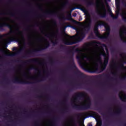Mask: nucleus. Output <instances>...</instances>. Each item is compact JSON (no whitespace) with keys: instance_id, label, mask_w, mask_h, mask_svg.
I'll return each instance as SVG.
<instances>
[{"instance_id":"nucleus-16","label":"nucleus","mask_w":126,"mask_h":126,"mask_svg":"<svg viewBox=\"0 0 126 126\" xmlns=\"http://www.w3.org/2000/svg\"><path fill=\"white\" fill-rule=\"evenodd\" d=\"M88 126H92V124L91 123H89L88 124Z\"/></svg>"},{"instance_id":"nucleus-1","label":"nucleus","mask_w":126,"mask_h":126,"mask_svg":"<svg viewBox=\"0 0 126 126\" xmlns=\"http://www.w3.org/2000/svg\"><path fill=\"white\" fill-rule=\"evenodd\" d=\"M106 53L104 48L100 47V43L93 41L90 47H84L82 49H76L77 53L76 59L83 69H89L91 72L100 73L107 67L109 62L108 49Z\"/></svg>"},{"instance_id":"nucleus-10","label":"nucleus","mask_w":126,"mask_h":126,"mask_svg":"<svg viewBox=\"0 0 126 126\" xmlns=\"http://www.w3.org/2000/svg\"><path fill=\"white\" fill-rule=\"evenodd\" d=\"M99 15L101 17H106V14H107V9L106 6L102 5V8L100 11L98 12Z\"/></svg>"},{"instance_id":"nucleus-15","label":"nucleus","mask_w":126,"mask_h":126,"mask_svg":"<svg viewBox=\"0 0 126 126\" xmlns=\"http://www.w3.org/2000/svg\"><path fill=\"white\" fill-rule=\"evenodd\" d=\"M77 101V97L74 96V97H73L72 102H73L74 104H75Z\"/></svg>"},{"instance_id":"nucleus-6","label":"nucleus","mask_w":126,"mask_h":126,"mask_svg":"<svg viewBox=\"0 0 126 126\" xmlns=\"http://www.w3.org/2000/svg\"><path fill=\"white\" fill-rule=\"evenodd\" d=\"M116 14L115 16V15H114V14L112 13L111 10H108L110 16L112 17L113 19H117V18L119 17V14H120V15H121L123 19H124L125 21H126V10L124 9L121 10V9L120 8V5H119L118 3H116Z\"/></svg>"},{"instance_id":"nucleus-8","label":"nucleus","mask_w":126,"mask_h":126,"mask_svg":"<svg viewBox=\"0 0 126 126\" xmlns=\"http://www.w3.org/2000/svg\"><path fill=\"white\" fill-rule=\"evenodd\" d=\"M119 34L120 38L123 42L126 43V27L125 26H122L120 29Z\"/></svg>"},{"instance_id":"nucleus-11","label":"nucleus","mask_w":126,"mask_h":126,"mask_svg":"<svg viewBox=\"0 0 126 126\" xmlns=\"http://www.w3.org/2000/svg\"><path fill=\"white\" fill-rule=\"evenodd\" d=\"M119 97L120 98L121 100H122L124 102L126 101V94L123 91L120 93Z\"/></svg>"},{"instance_id":"nucleus-18","label":"nucleus","mask_w":126,"mask_h":126,"mask_svg":"<svg viewBox=\"0 0 126 126\" xmlns=\"http://www.w3.org/2000/svg\"><path fill=\"white\" fill-rule=\"evenodd\" d=\"M100 0V1H101L102 2V1L103 0Z\"/></svg>"},{"instance_id":"nucleus-7","label":"nucleus","mask_w":126,"mask_h":126,"mask_svg":"<svg viewBox=\"0 0 126 126\" xmlns=\"http://www.w3.org/2000/svg\"><path fill=\"white\" fill-rule=\"evenodd\" d=\"M125 61L122 60L119 63H114L111 64V68L114 72L117 71L118 69H122V70H124V71H125L126 72L125 77H126V66L124 65L123 63Z\"/></svg>"},{"instance_id":"nucleus-2","label":"nucleus","mask_w":126,"mask_h":126,"mask_svg":"<svg viewBox=\"0 0 126 126\" xmlns=\"http://www.w3.org/2000/svg\"><path fill=\"white\" fill-rule=\"evenodd\" d=\"M87 16L88 17L86 19V21L80 23L73 20L70 14H68L67 15V20H72L73 22L75 23V25L71 26V28L76 30L77 32L76 35L73 36L67 35L66 37L63 38V44L65 45H73L75 43V40L77 42H80L85 37V34L89 31L90 25H91L90 15L87 14Z\"/></svg>"},{"instance_id":"nucleus-3","label":"nucleus","mask_w":126,"mask_h":126,"mask_svg":"<svg viewBox=\"0 0 126 126\" xmlns=\"http://www.w3.org/2000/svg\"><path fill=\"white\" fill-rule=\"evenodd\" d=\"M22 34V32L19 31V29L16 28L15 30H11L6 35V37L3 39L4 44H9L12 41H16L20 44V48L16 50V54H19L25 50V41L23 43L20 39V35Z\"/></svg>"},{"instance_id":"nucleus-12","label":"nucleus","mask_w":126,"mask_h":126,"mask_svg":"<svg viewBox=\"0 0 126 126\" xmlns=\"http://www.w3.org/2000/svg\"><path fill=\"white\" fill-rule=\"evenodd\" d=\"M4 26H6L7 27H9V28H11L10 26V24L6 22H3L0 23V27H3Z\"/></svg>"},{"instance_id":"nucleus-4","label":"nucleus","mask_w":126,"mask_h":126,"mask_svg":"<svg viewBox=\"0 0 126 126\" xmlns=\"http://www.w3.org/2000/svg\"><path fill=\"white\" fill-rule=\"evenodd\" d=\"M94 32L100 39H108L110 35V26L103 21H98L95 24Z\"/></svg>"},{"instance_id":"nucleus-20","label":"nucleus","mask_w":126,"mask_h":126,"mask_svg":"<svg viewBox=\"0 0 126 126\" xmlns=\"http://www.w3.org/2000/svg\"><path fill=\"white\" fill-rule=\"evenodd\" d=\"M74 16H75V15H74Z\"/></svg>"},{"instance_id":"nucleus-17","label":"nucleus","mask_w":126,"mask_h":126,"mask_svg":"<svg viewBox=\"0 0 126 126\" xmlns=\"http://www.w3.org/2000/svg\"><path fill=\"white\" fill-rule=\"evenodd\" d=\"M29 39L30 40V36H29Z\"/></svg>"},{"instance_id":"nucleus-9","label":"nucleus","mask_w":126,"mask_h":126,"mask_svg":"<svg viewBox=\"0 0 126 126\" xmlns=\"http://www.w3.org/2000/svg\"><path fill=\"white\" fill-rule=\"evenodd\" d=\"M82 107L84 109H89L90 108V98L89 97H87L84 101V102H82L81 104Z\"/></svg>"},{"instance_id":"nucleus-5","label":"nucleus","mask_w":126,"mask_h":126,"mask_svg":"<svg viewBox=\"0 0 126 126\" xmlns=\"http://www.w3.org/2000/svg\"><path fill=\"white\" fill-rule=\"evenodd\" d=\"M32 77L27 71H23L22 73L18 71L14 77V81L16 83H21V84H29L30 80Z\"/></svg>"},{"instance_id":"nucleus-14","label":"nucleus","mask_w":126,"mask_h":126,"mask_svg":"<svg viewBox=\"0 0 126 126\" xmlns=\"http://www.w3.org/2000/svg\"><path fill=\"white\" fill-rule=\"evenodd\" d=\"M7 50V52L5 51V50H2V52L4 54H5V55H6V56H13V54H12V53H11L10 52H9V51H8V50Z\"/></svg>"},{"instance_id":"nucleus-13","label":"nucleus","mask_w":126,"mask_h":126,"mask_svg":"<svg viewBox=\"0 0 126 126\" xmlns=\"http://www.w3.org/2000/svg\"><path fill=\"white\" fill-rule=\"evenodd\" d=\"M56 35V33H46L45 34V36L46 37H48V38H49V39H52V37H54Z\"/></svg>"},{"instance_id":"nucleus-19","label":"nucleus","mask_w":126,"mask_h":126,"mask_svg":"<svg viewBox=\"0 0 126 126\" xmlns=\"http://www.w3.org/2000/svg\"><path fill=\"white\" fill-rule=\"evenodd\" d=\"M74 16H75V15H74Z\"/></svg>"}]
</instances>
